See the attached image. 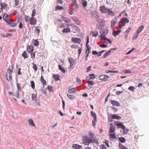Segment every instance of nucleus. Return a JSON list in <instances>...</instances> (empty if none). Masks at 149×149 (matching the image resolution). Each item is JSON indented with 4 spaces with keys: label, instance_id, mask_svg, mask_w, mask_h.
Segmentation results:
<instances>
[{
    "label": "nucleus",
    "instance_id": "f257e3e1",
    "mask_svg": "<svg viewBox=\"0 0 149 149\" xmlns=\"http://www.w3.org/2000/svg\"><path fill=\"white\" fill-rule=\"evenodd\" d=\"M82 141L83 143L85 145L88 146L90 143L93 144L95 143L94 142V141L91 139V138H90L89 136L88 135H85L82 137Z\"/></svg>",
    "mask_w": 149,
    "mask_h": 149
},
{
    "label": "nucleus",
    "instance_id": "f03ea898",
    "mask_svg": "<svg viewBox=\"0 0 149 149\" xmlns=\"http://www.w3.org/2000/svg\"><path fill=\"white\" fill-rule=\"evenodd\" d=\"M100 10L102 13H106L108 15H112V11L109 9H107L104 6H101L100 7Z\"/></svg>",
    "mask_w": 149,
    "mask_h": 149
},
{
    "label": "nucleus",
    "instance_id": "7ed1b4c3",
    "mask_svg": "<svg viewBox=\"0 0 149 149\" xmlns=\"http://www.w3.org/2000/svg\"><path fill=\"white\" fill-rule=\"evenodd\" d=\"M129 19L126 17H124L123 18L122 21L119 22L118 25L120 26H124L125 24L126 23L129 22Z\"/></svg>",
    "mask_w": 149,
    "mask_h": 149
},
{
    "label": "nucleus",
    "instance_id": "20e7f679",
    "mask_svg": "<svg viewBox=\"0 0 149 149\" xmlns=\"http://www.w3.org/2000/svg\"><path fill=\"white\" fill-rule=\"evenodd\" d=\"M89 137L90 138H91V139L94 141V142L96 144H98V142L97 140L94 137V133L91 132H90L88 133Z\"/></svg>",
    "mask_w": 149,
    "mask_h": 149
},
{
    "label": "nucleus",
    "instance_id": "39448f33",
    "mask_svg": "<svg viewBox=\"0 0 149 149\" xmlns=\"http://www.w3.org/2000/svg\"><path fill=\"white\" fill-rule=\"evenodd\" d=\"M91 113L92 116L94 118L92 120V123L93 125L94 126L95 125L96 123L97 122L96 115V114L93 111H91Z\"/></svg>",
    "mask_w": 149,
    "mask_h": 149
},
{
    "label": "nucleus",
    "instance_id": "423d86ee",
    "mask_svg": "<svg viewBox=\"0 0 149 149\" xmlns=\"http://www.w3.org/2000/svg\"><path fill=\"white\" fill-rule=\"evenodd\" d=\"M15 21L12 19H10L6 22V24L7 25H10L11 27H14L16 26L17 25V23H15Z\"/></svg>",
    "mask_w": 149,
    "mask_h": 149
},
{
    "label": "nucleus",
    "instance_id": "0eeeda50",
    "mask_svg": "<svg viewBox=\"0 0 149 149\" xmlns=\"http://www.w3.org/2000/svg\"><path fill=\"white\" fill-rule=\"evenodd\" d=\"M111 107H108L107 110L108 116V120L110 122H112V114L111 113Z\"/></svg>",
    "mask_w": 149,
    "mask_h": 149
},
{
    "label": "nucleus",
    "instance_id": "6e6552de",
    "mask_svg": "<svg viewBox=\"0 0 149 149\" xmlns=\"http://www.w3.org/2000/svg\"><path fill=\"white\" fill-rule=\"evenodd\" d=\"M100 34L105 36L108 33V31L106 29L102 28L100 29Z\"/></svg>",
    "mask_w": 149,
    "mask_h": 149
},
{
    "label": "nucleus",
    "instance_id": "1a4fd4ad",
    "mask_svg": "<svg viewBox=\"0 0 149 149\" xmlns=\"http://www.w3.org/2000/svg\"><path fill=\"white\" fill-rule=\"evenodd\" d=\"M109 78V77L108 76L105 74H102L99 76V79L103 81H106L107 80V79Z\"/></svg>",
    "mask_w": 149,
    "mask_h": 149
},
{
    "label": "nucleus",
    "instance_id": "9d476101",
    "mask_svg": "<svg viewBox=\"0 0 149 149\" xmlns=\"http://www.w3.org/2000/svg\"><path fill=\"white\" fill-rule=\"evenodd\" d=\"M6 80L9 81H10L12 79V75L9 71H7L6 75Z\"/></svg>",
    "mask_w": 149,
    "mask_h": 149
},
{
    "label": "nucleus",
    "instance_id": "9b49d317",
    "mask_svg": "<svg viewBox=\"0 0 149 149\" xmlns=\"http://www.w3.org/2000/svg\"><path fill=\"white\" fill-rule=\"evenodd\" d=\"M115 125L116 126L118 127L121 128L122 129H124L125 128V126L121 123H119L118 121H116L114 122Z\"/></svg>",
    "mask_w": 149,
    "mask_h": 149
},
{
    "label": "nucleus",
    "instance_id": "f8f14e48",
    "mask_svg": "<svg viewBox=\"0 0 149 149\" xmlns=\"http://www.w3.org/2000/svg\"><path fill=\"white\" fill-rule=\"evenodd\" d=\"M72 41L74 43H78L79 44L81 41V39L79 38L74 37L71 38Z\"/></svg>",
    "mask_w": 149,
    "mask_h": 149
},
{
    "label": "nucleus",
    "instance_id": "ddd939ff",
    "mask_svg": "<svg viewBox=\"0 0 149 149\" xmlns=\"http://www.w3.org/2000/svg\"><path fill=\"white\" fill-rule=\"evenodd\" d=\"M36 19L35 18L31 17L29 19L30 24L31 25H35L36 24Z\"/></svg>",
    "mask_w": 149,
    "mask_h": 149
},
{
    "label": "nucleus",
    "instance_id": "4468645a",
    "mask_svg": "<svg viewBox=\"0 0 149 149\" xmlns=\"http://www.w3.org/2000/svg\"><path fill=\"white\" fill-rule=\"evenodd\" d=\"M17 79L16 80V82L17 83V89L18 91H21L22 89L24 87V86H22L21 84L17 83Z\"/></svg>",
    "mask_w": 149,
    "mask_h": 149
},
{
    "label": "nucleus",
    "instance_id": "2eb2a0df",
    "mask_svg": "<svg viewBox=\"0 0 149 149\" xmlns=\"http://www.w3.org/2000/svg\"><path fill=\"white\" fill-rule=\"evenodd\" d=\"M121 30H113V31L112 35L116 37L119 34L121 33Z\"/></svg>",
    "mask_w": 149,
    "mask_h": 149
},
{
    "label": "nucleus",
    "instance_id": "dca6fc26",
    "mask_svg": "<svg viewBox=\"0 0 149 149\" xmlns=\"http://www.w3.org/2000/svg\"><path fill=\"white\" fill-rule=\"evenodd\" d=\"M33 46L31 45L27 46V49L29 53L32 52L33 50Z\"/></svg>",
    "mask_w": 149,
    "mask_h": 149
},
{
    "label": "nucleus",
    "instance_id": "f3484780",
    "mask_svg": "<svg viewBox=\"0 0 149 149\" xmlns=\"http://www.w3.org/2000/svg\"><path fill=\"white\" fill-rule=\"evenodd\" d=\"M53 78L56 81H57L59 80L60 75L58 74H54L52 75Z\"/></svg>",
    "mask_w": 149,
    "mask_h": 149
},
{
    "label": "nucleus",
    "instance_id": "a211bd4d",
    "mask_svg": "<svg viewBox=\"0 0 149 149\" xmlns=\"http://www.w3.org/2000/svg\"><path fill=\"white\" fill-rule=\"evenodd\" d=\"M91 17L94 18H96L98 15L96 11H92L91 13Z\"/></svg>",
    "mask_w": 149,
    "mask_h": 149
},
{
    "label": "nucleus",
    "instance_id": "6ab92c4d",
    "mask_svg": "<svg viewBox=\"0 0 149 149\" xmlns=\"http://www.w3.org/2000/svg\"><path fill=\"white\" fill-rule=\"evenodd\" d=\"M72 147L75 149H82L81 146L77 144H74L73 145Z\"/></svg>",
    "mask_w": 149,
    "mask_h": 149
},
{
    "label": "nucleus",
    "instance_id": "aec40b11",
    "mask_svg": "<svg viewBox=\"0 0 149 149\" xmlns=\"http://www.w3.org/2000/svg\"><path fill=\"white\" fill-rule=\"evenodd\" d=\"M144 28V26L142 25L139 27L138 28L136 32V33L139 34L140 32H141L143 30Z\"/></svg>",
    "mask_w": 149,
    "mask_h": 149
},
{
    "label": "nucleus",
    "instance_id": "412c9836",
    "mask_svg": "<svg viewBox=\"0 0 149 149\" xmlns=\"http://www.w3.org/2000/svg\"><path fill=\"white\" fill-rule=\"evenodd\" d=\"M8 15L7 14L5 13L4 14L3 16V19L5 22H6L9 20L8 19Z\"/></svg>",
    "mask_w": 149,
    "mask_h": 149
},
{
    "label": "nucleus",
    "instance_id": "4be33fe9",
    "mask_svg": "<svg viewBox=\"0 0 149 149\" xmlns=\"http://www.w3.org/2000/svg\"><path fill=\"white\" fill-rule=\"evenodd\" d=\"M0 6L1 7V9L2 11H3L2 9H6V4L5 3H1L0 4Z\"/></svg>",
    "mask_w": 149,
    "mask_h": 149
},
{
    "label": "nucleus",
    "instance_id": "5701e85b",
    "mask_svg": "<svg viewBox=\"0 0 149 149\" xmlns=\"http://www.w3.org/2000/svg\"><path fill=\"white\" fill-rule=\"evenodd\" d=\"M112 104L113 106H115L117 107L120 106L119 103L118 101L114 100H112Z\"/></svg>",
    "mask_w": 149,
    "mask_h": 149
},
{
    "label": "nucleus",
    "instance_id": "b1692460",
    "mask_svg": "<svg viewBox=\"0 0 149 149\" xmlns=\"http://www.w3.org/2000/svg\"><path fill=\"white\" fill-rule=\"evenodd\" d=\"M29 124L31 126L34 127L35 126V125L33 121L31 119L29 120Z\"/></svg>",
    "mask_w": 149,
    "mask_h": 149
},
{
    "label": "nucleus",
    "instance_id": "393cba45",
    "mask_svg": "<svg viewBox=\"0 0 149 149\" xmlns=\"http://www.w3.org/2000/svg\"><path fill=\"white\" fill-rule=\"evenodd\" d=\"M122 118L121 116L116 115H112V119H115L117 120H120Z\"/></svg>",
    "mask_w": 149,
    "mask_h": 149
},
{
    "label": "nucleus",
    "instance_id": "a878e982",
    "mask_svg": "<svg viewBox=\"0 0 149 149\" xmlns=\"http://www.w3.org/2000/svg\"><path fill=\"white\" fill-rule=\"evenodd\" d=\"M62 18L63 20H64L65 22L67 23L70 22L71 20L70 19L67 17H65L62 16Z\"/></svg>",
    "mask_w": 149,
    "mask_h": 149
},
{
    "label": "nucleus",
    "instance_id": "bb28decb",
    "mask_svg": "<svg viewBox=\"0 0 149 149\" xmlns=\"http://www.w3.org/2000/svg\"><path fill=\"white\" fill-rule=\"evenodd\" d=\"M33 45L35 46H38L39 45V41L38 40H35L33 42Z\"/></svg>",
    "mask_w": 149,
    "mask_h": 149
},
{
    "label": "nucleus",
    "instance_id": "cd10ccee",
    "mask_svg": "<svg viewBox=\"0 0 149 149\" xmlns=\"http://www.w3.org/2000/svg\"><path fill=\"white\" fill-rule=\"evenodd\" d=\"M59 69L63 72V73H65L66 72L64 68L62 67L60 65H58Z\"/></svg>",
    "mask_w": 149,
    "mask_h": 149
},
{
    "label": "nucleus",
    "instance_id": "c85d7f7f",
    "mask_svg": "<svg viewBox=\"0 0 149 149\" xmlns=\"http://www.w3.org/2000/svg\"><path fill=\"white\" fill-rule=\"evenodd\" d=\"M32 100L35 102H36L37 101V99L36 98L37 96L36 95L32 93Z\"/></svg>",
    "mask_w": 149,
    "mask_h": 149
},
{
    "label": "nucleus",
    "instance_id": "c756f323",
    "mask_svg": "<svg viewBox=\"0 0 149 149\" xmlns=\"http://www.w3.org/2000/svg\"><path fill=\"white\" fill-rule=\"evenodd\" d=\"M70 31H71L70 28L68 27L64 29L63 30L62 32L63 33H66L70 32Z\"/></svg>",
    "mask_w": 149,
    "mask_h": 149
},
{
    "label": "nucleus",
    "instance_id": "7c9ffc66",
    "mask_svg": "<svg viewBox=\"0 0 149 149\" xmlns=\"http://www.w3.org/2000/svg\"><path fill=\"white\" fill-rule=\"evenodd\" d=\"M110 125H111L110 127V130L109 131L110 138L112 139V123H111L109 124Z\"/></svg>",
    "mask_w": 149,
    "mask_h": 149
},
{
    "label": "nucleus",
    "instance_id": "2f4dec72",
    "mask_svg": "<svg viewBox=\"0 0 149 149\" xmlns=\"http://www.w3.org/2000/svg\"><path fill=\"white\" fill-rule=\"evenodd\" d=\"M118 140L119 141L122 143H124L125 142L126 140L123 137H120L118 138Z\"/></svg>",
    "mask_w": 149,
    "mask_h": 149
},
{
    "label": "nucleus",
    "instance_id": "473e14b6",
    "mask_svg": "<svg viewBox=\"0 0 149 149\" xmlns=\"http://www.w3.org/2000/svg\"><path fill=\"white\" fill-rule=\"evenodd\" d=\"M82 1V4L83 7L84 8L86 7L87 5V1L85 0H84Z\"/></svg>",
    "mask_w": 149,
    "mask_h": 149
},
{
    "label": "nucleus",
    "instance_id": "72a5a7b5",
    "mask_svg": "<svg viewBox=\"0 0 149 149\" xmlns=\"http://www.w3.org/2000/svg\"><path fill=\"white\" fill-rule=\"evenodd\" d=\"M73 20L78 25H80L81 23V22L77 18H74L73 19Z\"/></svg>",
    "mask_w": 149,
    "mask_h": 149
},
{
    "label": "nucleus",
    "instance_id": "f704fd0d",
    "mask_svg": "<svg viewBox=\"0 0 149 149\" xmlns=\"http://www.w3.org/2000/svg\"><path fill=\"white\" fill-rule=\"evenodd\" d=\"M22 57L24 58H26L28 57L27 52L25 51L22 54Z\"/></svg>",
    "mask_w": 149,
    "mask_h": 149
},
{
    "label": "nucleus",
    "instance_id": "c9c22d12",
    "mask_svg": "<svg viewBox=\"0 0 149 149\" xmlns=\"http://www.w3.org/2000/svg\"><path fill=\"white\" fill-rule=\"evenodd\" d=\"M112 50V49H110V50L109 51H107L104 55V58H105L107 56H108V55L111 53V50Z\"/></svg>",
    "mask_w": 149,
    "mask_h": 149
},
{
    "label": "nucleus",
    "instance_id": "e433bc0d",
    "mask_svg": "<svg viewBox=\"0 0 149 149\" xmlns=\"http://www.w3.org/2000/svg\"><path fill=\"white\" fill-rule=\"evenodd\" d=\"M73 8H72L74 10L76 11H77L78 9L79 8V7L78 4L74 5L73 6Z\"/></svg>",
    "mask_w": 149,
    "mask_h": 149
},
{
    "label": "nucleus",
    "instance_id": "4c0bfd02",
    "mask_svg": "<svg viewBox=\"0 0 149 149\" xmlns=\"http://www.w3.org/2000/svg\"><path fill=\"white\" fill-rule=\"evenodd\" d=\"M56 10H62L63 9V8L62 6H60L59 5L57 6L56 7Z\"/></svg>",
    "mask_w": 149,
    "mask_h": 149
},
{
    "label": "nucleus",
    "instance_id": "58836bf2",
    "mask_svg": "<svg viewBox=\"0 0 149 149\" xmlns=\"http://www.w3.org/2000/svg\"><path fill=\"white\" fill-rule=\"evenodd\" d=\"M69 59V62L70 63V64H74V59H73L72 58H68Z\"/></svg>",
    "mask_w": 149,
    "mask_h": 149
},
{
    "label": "nucleus",
    "instance_id": "ea45409f",
    "mask_svg": "<svg viewBox=\"0 0 149 149\" xmlns=\"http://www.w3.org/2000/svg\"><path fill=\"white\" fill-rule=\"evenodd\" d=\"M92 33L93 36L94 37H96L98 35V31H93Z\"/></svg>",
    "mask_w": 149,
    "mask_h": 149
},
{
    "label": "nucleus",
    "instance_id": "a19ab883",
    "mask_svg": "<svg viewBox=\"0 0 149 149\" xmlns=\"http://www.w3.org/2000/svg\"><path fill=\"white\" fill-rule=\"evenodd\" d=\"M68 92L70 93H74L75 92V89L74 88H72L68 90Z\"/></svg>",
    "mask_w": 149,
    "mask_h": 149
},
{
    "label": "nucleus",
    "instance_id": "79ce46f5",
    "mask_svg": "<svg viewBox=\"0 0 149 149\" xmlns=\"http://www.w3.org/2000/svg\"><path fill=\"white\" fill-rule=\"evenodd\" d=\"M47 88L50 92H52L53 91L52 87L51 86L48 85L47 86Z\"/></svg>",
    "mask_w": 149,
    "mask_h": 149
},
{
    "label": "nucleus",
    "instance_id": "37998d69",
    "mask_svg": "<svg viewBox=\"0 0 149 149\" xmlns=\"http://www.w3.org/2000/svg\"><path fill=\"white\" fill-rule=\"evenodd\" d=\"M135 89V87L132 86H130L128 88L129 90H130L133 92L134 91V90Z\"/></svg>",
    "mask_w": 149,
    "mask_h": 149
},
{
    "label": "nucleus",
    "instance_id": "c03bdc74",
    "mask_svg": "<svg viewBox=\"0 0 149 149\" xmlns=\"http://www.w3.org/2000/svg\"><path fill=\"white\" fill-rule=\"evenodd\" d=\"M70 47L72 49H77L79 47L78 46V45H72L70 46Z\"/></svg>",
    "mask_w": 149,
    "mask_h": 149
},
{
    "label": "nucleus",
    "instance_id": "a18cd8bd",
    "mask_svg": "<svg viewBox=\"0 0 149 149\" xmlns=\"http://www.w3.org/2000/svg\"><path fill=\"white\" fill-rule=\"evenodd\" d=\"M67 95L68 98L72 100H73L74 99L75 97V96H73L72 95H71L68 94H67Z\"/></svg>",
    "mask_w": 149,
    "mask_h": 149
},
{
    "label": "nucleus",
    "instance_id": "49530a36",
    "mask_svg": "<svg viewBox=\"0 0 149 149\" xmlns=\"http://www.w3.org/2000/svg\"><path fill=\"white\" fill-rule=\"evenodd\" d=\"M40 31V30L38 28L36 27L35 29V33H36L37 34H38Z\"/></svg>",
    "mask_w": 149,
    "mask_h": 149
},
{
    "label": "nucleus",
    "instance_id": "de8ad7c7",
    "mask_svg": "<svg viewBox=\"0 0 149 149\" xmlns=\"http://www.w3.org/2000/svg\"><path fill=\"white\" fill-rule=\"evenodd\" d=\"M31 86L32 88H33V89H34L35 88V84L34 82L33 81H31Z\"/></svg>",
    "mask_w": 149,
    "mask_h": 149
},
{
    "label": "nucleus",
    "instance_id": "09e8293b",
    "mask_svg": "<svg viewBox=\"0 0 149 149\" xmlns=\"http://www.w3.org/2000/svg\"><path fill=\"white\" fill-rule=\"evenodd\" d=\"M32 64L33 65V68L35 70V71H36L38 69L37 66L36 64H34L33 63Z\"/></svg>",
    "mask_w": 149,
    "mask_h": 149
},
{
    "label": "nucleus",
    "instance_id": "8fccbe9b",
    "mask_svg": "<svg viewBox=\"0 0 149 149\" xmlns=\"http://www.w3.org/2000/svg\"><path fill=\"white\" fill-rule=\"evenodd\" d=\"M119 146L120 148L121 149H128L127 148L124 146L123 145L120 143H119Z\"/></svg>",
    "mask_w": 149,
    "mask_h": 149
},
{
    "label": "nucleus",
    "instance_id": "3c124183",
    "mask_svg": "<svg viewBox=\"0 0 149 149\" xmlns=\"http://www.w3.org/2000/svg\"><path fill=\"white\" fill-rule=\"evenodd\" d=\"M36 10L35 9H33L32 10V13L31 14V16L32 17H33L35 16L36 13Z\"/></svg>",
    "mask_w": 149,
    "mask_h": 149
},
{
    "label": "nucleus",
    "instance_id": "603ef678",
    "mask_svg": "<svg viewBox=\"0 0 149 149\" xmlns=\"http://www.w3.org/2000/svg\"><path fill=\"white\" fill-rule=\"evenodd\" d=\"M99 36L100 37L101 40L104 41L106 40L107 38L105 37L104 36Z\"/></svg>",
    "mask_w": 149,
    "mask_h": 149
},
{
    "label": "nucleus",
    "instance_id": "864d4df0",
    "mask_svg": "<svg viewBox=\"0 0 149 149\" xmlns=\"http://www.w3.org/2000/svg\"><path fill=\"white\" fill-rule=\"evenodd\" d=\"M31 57L32 58V59L33 60L35 58V52L32 53L31 54Z\"/></svg>",
    "mask_w": 149,
    "mask_h": 149
},
{
    "label": "nucleus",
    "instance_id": "5fc2aeb1",
    "mask_svg": "<svg viewBox=\"0 0 149 149\" xmlns=\"http://www.w3.org/2000/svg\"><path fill=\"white\" fill-rule=\"evenodd\" d=\"M30 18L28 16L25 15V19L26 22H27L28 21H29V19Z\"/></svg>",
    "mask_w": 149,
    "mask_h": 149
},
{
    "label": "nucleus",
    "instance_id": "6e6d98bb",
    "mask_svg": "<svg viewBox=\"0 0 149 149\" xmlns=\"http://www.w3.org/2000/svg\"><path fill=\"white\" fill-rule=\"evenodd\" d=\"M87 83L88 84L92 86L94 84L93 82L92 81H87Z\"/></svg>",
    "mask_w": 149,
    "mask_h": 149
},
{
    "label": "nucleus",
    "instance_id": "4d7b16f0",
    "mask_svg": "<svg viewBox=\"0 0 149 149\" xmlns=\"http://www.w3.org/2000/svg\"><path fill=\"white\" fill-rule=\"evenodd\" d=\"M19 91H18V90L16 91V94H15V96L17 98H19Z\"/></svg>",
    "mask_w": 149,
    "mask_h": 149
},
{
    "label": "nucleus",
    "instance_id": "13d9d810",
    "mask_svg": "<svg viewBox=\"0 0 149 149\" xmlns=\"http://www.w3.org/2000/svg\"><path fill=\"white\" fill-rule=\"evenodd\" d=\"M22 19V16L21 15L19 17V18L18 19V20H17V22H21Z\"/></svg>",
    "mask_w": 149,
    "mask_h": 149
},
{
    "label": "nucleus",
    "instance_id": "bf43d9fd",
    "mask_svg": "<svg viewBox=\"0 0 149 149\" xmlns=\"http://www.w3.org/2000/svg\"><path fill=\"white\" fill-rule=\"evenodd\" d=\"M41 81L42 82V84L44 86L46 85V82L44 79H43V80Z\"/></svg>",
    "mask_w": 149,
    "mask_h": 149
},
{
    "label": "nucleus",
    "instance_id": "052dcab7",
    "mask_svg": "<svg viewBox=\"0 0 149 149\" xmlns=\"http://www.w3.org/2000/svg\"><path fill=\"white\" fill-rule=\"evenodd\" d=\"M72 1L73 3L72 6L78 4L77 3V1L76 0H73Z\"/></svg>",
    "mask_w": 149,
    "mask_h": 149
},
{
    "label": "nucleus",
    "instance_id": "680f3d73",
    "mask_svg": "<svg viewBox=\"0 0 149 149\" xmlns=\"http://www.w3.org/2000/svg\"><path fill=\"white\" fill-rule=\"evenodd\" d=\"M123 130V133L125 134H126L128 132L129 130L128 129H125V128Z\"/></svg>",
    "mask_w": 149,
    "mask_h": 149
},
{
    "label": "nucleus",
    "instance_id": "e2e57ef3",
    "mask_svg": "<svg viewBox=\"0 0 149 149\" xmlns=\"http://www.w3.org/2000/svg\"><path fill=\"white\" fill-rule=\"evenodd\" d=\"M87 72H88L89 71L91 70V66H89V67L87 68Z\"/></svg>",
    "mask_w": 149,
    "mask_h": 149
},
{
    "label": "nucleus",
    "instance_id": "0e129e2a",
    "mask_svg": "<svg viewBox=\"0 0 149 149\" xmlns=\"http://www.w3.org/2000/svg\"><path fill=\"white\" fill-rule=\"evenodd\" d=\"M123 92V91H117L116 92V94L117 95H119Z\"/></svg>",
    "mask_w": 149,
    "mask_h": 149
},
{
    "label": "nucleus",
    "instance_id": "69168bd1",
    "mask_svg": "<svg viewBox=\"0 0 149 149\" xmlns=\"http://www.w3.org/2000/svg\"><path fill=\"white\" fill-rule=\"evenodd\" d=\"M123 72L125 73H131V72L130 70H125L123 71Z\"/></svg>",
    "mask_w": 149,
    "mask_h": 149
},
{
    "label": "nucleus",
    "instance_id": "338daca9",
    "mask_svg": "<svg viewBox=\"0 0 149 149\" xmlns=\"http://www.w3.org/2000/svg\"><path fill=\"white\" fill-rule=\"evenodd\" d=\"M15 5L16 6H17L19 4V0H15Z\"/></svg>",
    "mask_w": 149,
    "mask_h": 149
},
{
    "label": "nucleus",
    "instance_id": "774afa93",
    "mask_svg": "<svg viewBox=\"0 0 149 149\" xmlns=\"http://www.w3.org/2000/svg\"><path fill=\"white\" fill-rule=\"evenodd\" d=\"M98 22L100 24H101L103 23V20L102 19L100 18V19H99V20H98Z\"/></svg>",
    "mask_w": 149,
    "mask_h": 149
}]
</instances>
